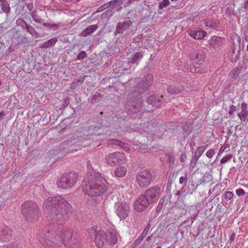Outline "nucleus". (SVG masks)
I'll use <instances>...</instances> for the list:
<instances>
[{"label":"nucleus","mask_w":248,"mask_h":248,"mask_svg":"<svg viewBox=\"0 0 248 248\" xmlns=\"http://www.w3.org/2000/svg\"><path fill=\"white\" fill-rule=\"evenodd\" d=\"M43 208L48 216L60 223L57 228H54L45 232L41 242L44 245L49 247L64 244L68 248L72 247L76 243L73 237V232L61 224L68 218V214L72 208L70 204L63 198L58 196L47 199L43 203Z\"/></svg>","instance_id":"f257e3e1"},{"label":"nucleus","mask_w":248,"mask_h":248,"mask_svg":"<svg viewBox=\"0 0 248 248\" xmlns=\"http://www.w3.org/2000/svg\"><path fill=\"white\" fill-rule=\"evenodd\" d=\"M108 188L107 180L94 171L88 173L83 182V190L85 194L90 197L100 196L105 193Z\"/></svg>","instance_id":"f03ea898"},{"label":"nucleus","mask_w":248,"mask_h":248,"mask_svg":"<svg viewBox=\"0 0 248 248\" xmlns=\"http://www.w3.org/2000/svg\"><path fill=\"white\" fill-rule=\"evenodd\" d=\"M22 213L28 222L37 220L40 216V210L38 205L32 201L25 202L22 206Z\"/></svg>","instance_id":"7ed1b4c3"},{"label":"nucleus","mask_w":248,"mask_h":248,"mask_svg":"<svg viewBox=\"0 0 248 248\" xmlns=\"http://www.w3.org/2000/svg\"><path fill=\"white\" fill-rule=\"evenodd\" d=\"M140 95V94L134 90L128 94L127 101L125 104V108L129 112L135 113L140 110L142 101Z\"/></svg>","instance_id":"20e7f679"},{"label":"nucleus","mask_w":248,"mask_h":248,"mask_svg":"<svg viewBox=\"0 0 248 248\" xmlns=\"http://www.w3.org/2000/svg\"><path fill=\"white\" fill-rule=\"evenodd\" d=\"M153 80V76L151 73H147L144 76L142 81L139 78H136L130 82L131 83H137L134 91L141 94L148 90L149 87L152 85Z\"/></svg>","instance_id":"39448f33"},{"label":"nucleus","mask_w":248,"mask_h":248,"mask_svg":"<svg viewBox=\"0 0 248 248\" xmlns=\"http://www.w3.org/2000/svg\"><path fill=\"white\" fill-rule=\"evenodd\" d=\"M78 179V174L75 172L64 173L57 183L58 187L62 189L72 187Z\"/></svg>","instance_id":"423d86ee"},{"label":"nucleus","mask_w":248,"mask_h":248,"mask_svg":"<svg viewBox=\"0 0 248 248\" xmlns=\"http://www.w3.org/2000/svg\"><path fill=\"white\" fill-rule=\"evenodd\" d=\"M136 180L140 187H146L152 181V175L150 170H143L137 174Z\"/></svg>","instance_id":"0eeeda50"},{"label":"nucleus","mask_w":248,"mask_h":248,"mask_svg":"<svg viewBox=\"0 0 248 248\" xmlns=\"http://www.w3.org/2000/svg\"><path fill=\"white\" fill-rule=\"evenodd\" d=\"M115 213L121 220L125 219L129 213V206L127 203L120 199L115 203Z\"/></svg>","instance_id":"6e6552de"},{"label":"nucleus","mask_w":248,"mask_h":248,"mask_svg":"<svg viewBox=\"0 0 248 248\" xmlns=\"http://www.w3.org/2000/svg\"><path fill=\"white\" fill-rule=\"evenodd\" d=\"M233 36L234 38L236 40L238 45H239V47L237 48V45L233 44L232 46L231 47V50L229 51V54L230 58L231 59V61L233 62H235L239 58L241 39L240 36L237 34L233 35Z\"/></svg>","instance_id":"1a4fd4ad"},{"label":"nucleus","mask_w":248,"mask_h":248,"mask_svg":"<svg viewBox=\"0 0 248 248\" xmlns=\"http://www.w3.org/2000/svg\"><path fill=\"white\" fill-rule=\"evenodd\" d=\"M150 201L144 194L140 196L134 203V208L138 211L141 212L145 210L150 204Z\"/></svg>","instance_id":"9d476101"},{"label":"nucleus","mask_w":248,"mask_h":248,"mask_svg":"<svg viewBox=\"0 0 248 248\" xmlns=\"http://www.w3.org/2000/svg\"><path fill=\"white\" fill-rule=\"evenodd\" d=\"M161 188L157 186H152L146 190L144 195L146 196L151 203H153L159 195Z\"/></svg>","instance_id":"9b49d317"},{"label":"nucleus","mask_w":248,"mask_h":248,"mask_svg":"<svg viewBox=\"0 0 248 248\" xmlns=\"http://www.w3.org/2000/svg\"><path fill=\"white\" fill-rule=\"evenodd\" d=\"M106 233L103 231L97 232L95 238L94 242L98 248H104L107 245L106 239Z\"/></svg>","instance_id":"f8f14e48"},{"label":"nucleus","mask_w":248,"mask_h":248,"mask_svg":"<svg viewBox=\"0 0 248 248\" xmlns=\"http://www.w3.org/2000/svg\"><path fill=\"white\" fill-rule=\"evenodd\" d=\"M123 157V154L120 152H115L107 155L105 160L108 164L111 166H114Z\"/></svg>","instance_id":"ddd939ff"},{"label":"nucleus","mask_w":248,"mask_h":248,"mask_svg":"<svg viewBox=\"0 0 248 248\" xmlns=\"http://www.w3.org/2000/svg\"><path fill=\"white\" fill-rule=\"evenodd\" d=\"M13 236L12 229L8 227L4 226L0 230V240L3 242H7L11 240Z\"/></svg>","instance_id":"4468645a"},{"label":"nucleus","mask_w":248,"mask_h":248,"mask_svg":"<svg viewBox=\"0 0 248 248\" xmlns=\"http://www.w3.org/2000/svg\"><path fill=\"white\" fill-rule=\"evenodd\" d=\"M131 21L128 20L123 22H118L116 26V29L114 34L115 36L122 34L124 31L130 28L131 25Z\"/></svg>","instance_id":"2eb2a0df"},{"label":"nucleus","mask_w":248,"mask_h":248,"mask_svg":"<svg viewBox=\"0 0 248 248\" xmlns=\"http://www.w3.org/2000/svg\"><path fill=\"white\" fill-rule=\"evenodd\" d=\"M171 195L170 193H167L159 201V203L156 208L155 212H159L163 208L164 206L170 204V199Z\"/></svg>","instance_id":"dca6fc26"},{"label":"nucleus","mask_w":248,"mask_h":248,"mask_svg":"<svg viewBox=\"0 0 248 248\" xmlns=\"http://www.w3.org/2000/svg\"><path fill=\"white\" fill-rule=\"evenodd\" d=\"M163 95H153L150 96L147 99V103L153 106L158 108L161 106L163 102Z\"/></svg>","instance_id":"f3484780"},{"label":"nucleus","mask_w":248,"mask_h":248,"mask_svg":"<svg viewBox=\"0 0 248 248\" xmlns=\"http://www.w3.org/2000/svg\"><path fill=\"white\" fill-rule=\"evenodd\" d=\"M190 58L198 64H202L204 60V53L202 50H197L192 52L190 55Z\"/></svg>","instance_id":"a211bd4d"},{"label":"nucleus","mask_w":248,"mask_h":248,"mask_svg":"<svg viewBox=\"0 0 248 248\" xmlns=\"http://www.w3.org/2000/svg\"><path fill=\"white\" fill-rule=\"evenodd\" d=\"M188 34L195 39H202L207 35L206 31L201 30H188Z\"/></svg>","instance_id":"6ab92c4d"},{"label":"nucleus","mask_w":248,"mask_h":248,"mask_svg":"<svg viewBox=\"0 0 248 248\" xmlns=\"http://www.w3.org/2000/svg\"><path fill=\"white\" fill-rule=\"evenodd\" d=\"M184 87L181 84L170 85L167 89L168 92L171 94H177L183 91Z\"/></svg>","instance_id":"aec40b11"},{"label":"nucleus","mask_w":248,"mask_h":248,"mask_svg":"<svg viewBox=\"0 0 248 248\" xmlns=\"http://www.w3.org/2000/svg\"><path fill=\"white\" fill-rule=\"evenodd\" d=\"M106 238L107 244L115 245L118 241V233L115 231L109 232L106 233Z\"/></svg>","instance_id":"412c9836"},{"label":"nucleus","mask_w":248,"mask_h":248,"mask_svg":"<svg viewBox=\"0 0 248 248\" xmlns=\"http://www.w3.org/2000/svg\"><path fill=\"white\" fill-rule=\"evenodd\" d=\"M98 28V26L97 25H92L89 26L82 31L80 33V35L83 37H87L94 32Z\"/></svg>","instance_id":"4be33fe9"},{"label":"nucleus","mask_w":248,"mask_h":248,"mask_svg":"<svg viewBox=\"0 0 248 248\" xmlns=\"http://www.w3.org/2000/svg\"><path fill=\"white\" fill-rule=\"evenodd\" d=\"M223 39L217 36H213L210 40V44L214 48H217L223 44Z\"/></svg>","instance_id":"5701e85b"},{"label":"nucleus","mask_w":248,"mask_h":248,"mask_svg":"<svg viewBox=\"0 0 248 248\" xmlns=\"http://www.w3.org/2000/svg\"><path fill=\"white\" fill-rule=\"evenodd\" d=\"M242 70V66H237L231 70L229 74L228 77L236 79L239 76V75L241 73Z\"/></svg>","instance_id":"b1692460"},{"label":"nucleus","mask_w":248,"mask_h":248,"mask_svg":"<svg viewBox=\"0 0 248 248\" xmlns=\"http://www.w3.org/2000/svg\"><path fill=\"white\" fill-rule=\"evenodd\" d=\"M108 142L109 144L119 146L125 151H127L129 149L126 143L119 140L112 139L109 140Z\"/></svg>","instance_id":"393cba45"},{"label":"nucleus","mask_w":248,"mask_h":248,"mask_svg":"<svg viewBox=\"0 0 248 248\" xmlns=\"http://www.w3.org/2000/svg\"><path fill=\"white\" fill-rule=\"evenodd\" d=\"M0 6L2 11L6 14L10 12V7L9 2L6 0H0Z\"/></svg>","instance_id":"a878e982"},{"label":"nucleus","mask_w":248,"mask_h":248,"mask_svg":"<svg viewBox=\"0 0 248 248\" xmlns=\"http://www.w3.org/2000/svg\"><path fill=\"white\" fill-rule=\"evenodd\" d=\"M127 171L126 168L123 166H118L115 169L114 173L115 175L118 177H123L125 176Z\"/></svg>","instance_id":"bb28decb"},{"label":"nucleus","mask_w":248,"mask_h":248,"mask_svg":"<svg viewBox=\"0 0 248 248\" xmlns=\"http://www.w3.org/2000/svg\"><path fill=\"white\" fill-rule=\"evenodd\" d=\"M57 41L58 38L56 37L50 39L48 41L44 42L42 45V47L43 48H47L51 46H53L55 45Z\"/></svg>","instance_id":"cd10ccee"},{"label":"nucleus","mask_w":248,"mask_h":248,"mask_svg":"<svg viewBox=\"0 0 248 248\" xmlns=\"http://www.w3.org/2000/svg\"><path fill=\"white\" fill-rule=\"evenodd\" d=\"M60 23H43V26L47 28L49 31H56L60 27Z\"/></svg>","instance_id":"c85d7f7f"},{"label":"nucleus","mask_w":248,"mask_h":248,"mask_svg":"<svg viewBox=\"0 0 248 248\" xmlns=\"http://www.w3.org/2000/svg\"><path fill=\"white\" fill-rule=\"evenodd\" d=\"M143 57V54L141 52H137L133 55L131 59L130 62L132 63H136L138 64L140 61Z\"/></svg>","instance_id":"c756f323"},{"label":"nucleus","mask_w":248,"mask_h":248,"mask_svg":"<svg viewBox=\"0 0 248 248\" xmlns=\"http://www.w3.org/2000/svg\"><path fill=\"white\" fill-rule=\"evenodd\" d=\"M26 29L28 32L30 33L33 37L38 38L39 37L38 32L35 30L34 27L30 25H28Z\"/></svg>","instance_id":"7c9ffc66"},{"label":"nucleus","mask_w":248,"mask_h":248,"mask_svg":"<svg viewBox=\"0 0 248 248\" xmlns=\"http://www.w3.org/2000/svg\"><path fill=\"white\" fill-rule=\"evenodd\" d=\"M31 16L35 22L38 23H43L44 19L37 14L36 10H34V11L32 12V13L31 14Z\"/></svg>","instance_id":"2f4dec72"},{"label":"nucleus","mask_w":248,"mask_h":248,"mask_svg":"<svg viewBox=\"0 0 248 248\" xmlns=\"http://www.w3.org/2000/svg\"><path fill=\"white\" fill-rule=\"evenodd\" d=\"M16 26L20 27L23 30L26 29L28 24L22 19L18 18L16 21Z\"/></svg>","instance_id":"473e14b6"},{"label":"nucleus","mask_w":248,"mask_h":248,"mask_svg":"<svg viewBox=\"0 0 248 248\" xmlns=\"http://www.w3.org/2000/svg\"><path fill=\"white\" fill-rule=\"evenodd\" d=\"M248 114V112L247 110L242 109L241 112L239 113L237 115L241 121H244L245 119L247 117Z\"/></svg>","instance_id":"72a5a7b5"},{"label":"nucleus","mask_w":248,"mask_h":248,"mask_svg":"<svg viewBox=\"0 0 248 248\" xmlns=\"http://www.w3.org/2000/svg\"><path fill=\"white\" fill-rule=\"evenodd\" d=\"M199 158V157H198L197 156H196V155H194L192 156V157L190 160V162L189 164L190 167L191 168H192V169L194 168Z\"/></svg>","instance_id":"f704fd0d"},{"label":"nucleus","mask_w":248,"mask_h":248,"mask_svg":"<svg viewBox=\"0 0 248 248\" xmlns=\"http://www.w3.org/2000/svg\"><path fill=\"white\" fill-rule=\"evenodd\" d=\"M205 25L206 27L209 28H215L216 24L215 23L211 20L206 19L204 21Z\"/></svg>","instance_id":"c9c22d12"},{"label":"nucleus","mask_w":248,"mask_h":248,"mask_svg":"<svg viewBox=\"0 0 248 248\" xmlns=\"http://www.w3.org/2000/svg\"><path fill=\"white\" fill-rule=\"evenodd\" d=\"M166 156H167V160H168L169 163L170 164H173L174 163L175 160L174 155L171 153H168L167 154Z\"/></svg>","instance_id":"e433bc0d"},{"label":"nucleus","mask_w":248,"mask_h":248,"mask_svg":"<svg viewBox=\"0 0 248 248\" xmlns=\"http://www.w3.org/2000/svg\"><path fill=\"white\" fill-rule=\"evenodd\" d=\"M232 157V155L231 154L225 156H224L220 160V163L223 164L225 163L228 161H229L231 160Z\"/></svg>","instance_id":"4c0bfd02"},{"label":"nucleus","mask_w":248,"mask_h":248,"mask_svg":"<svg viewBox=\"0 0 248 248\" xmlns=\"http://www.w3.org/2000/svg\"><path fill=\"white\" fill-rule=\"evenodd\" d=\"M203 150V148H201V146L199 147L198 148H197L195 152L194 153V155H196V156H197L198 157L200 158V156L204 152Z\"/></svg>","instance_id":"58836bf2"},{"label":"nucleus","mask_w":248,"mask_h":248,"mask_svg":"<svg viewBox=\"0 0 248 248\" xmlns=\"http://www.w3.org/2000/svg\"><path fill=\"white\" fill-rule=\"evenodd\" d=\"M151 228V224L150 223H148L146 227L145 228V229L142 232L141 236L142 237V239H143L144 237L146 236V235L147 234L150 229Z\"/></svg>","instance_id":"ea45409f"},{"label":"nucleus","mask_w":248,"mask_h":248,"mask_svg":"<svg viewBox=\"0 0 248 248\" xmlns=\"http://www.w3.org/2000/svg\"><path fill=\"white\" fill-rule=\"evenodd\" d=\"M87 56V55L86 52L84 51H82L78 55L76 60H82L83 59L86 58Z\"/></svg>","instance_id":"a19ab883"},{"label":"nucleus","mask_w":248,"mask_h":248,"mask_svg":"<svg viewBox=\"0 0 248 248\" xmlns=\"http://www.w3.org/2000/svg\"><path fill=\"white\" fill-rule=\"evenodd\" d=\"M169 3V0H163L162 1L159 3V8L160 9H162L167 6Z\"/></svg>","instance_id":"79ce46f5"},{"label":"nucleus","mask_w":248,"mask_h":248,"mask_svg":"<svg viewBox=\"0 0 248 248\" xmlns=\"http://www.w3.org/2000/svg\"><path fill=\"white\" fill-rule=\"evenodd\" d=\"M233 196V193L231 191H227L225 194V201L228 202L231 200Z\"/></svg>","instance_id":"37998d69"},{"label":"nucleus","mask_w":248,"mask_h":248,"mask_svg":"<svg viewBox=\"0 0 248 248\" xmlns=\"http://www.w3.org/2000/svg\"><path fill=\"white\" fill-rule=\"evenodd\" d=\"M187 180L188 179L186 176V173L184 176H182L180 178L179 183L180 184H186Z\"/></svg>","instance_id":"c03bdc74"},{"label":"nucleus","mask_w":248,"mask_h":248,"mask_svg":"<svg viewBox=\"0 0 248 248\" xmlns=\"http://www.w3.org/2000/svg\"><path fill=\"white\" fill-rule=\"evenodd\" d=\"M158 123L156 121V120H154V121H151V122H148L147 124H148V126L149 127H153L154 128H155V127H157V126L156 125L157 124H158Z\"/></svg>","instance_id":"a18cd8bd"},{"label":"nucleus","mask_w":248,"mask_h":248,"mask_svg":"<svg viewBox=\"0 0 248 248\" xmlns=\"http://www.w3.org/2000/svg\"><path fill=\"white\" fill-rule=\"evenodd\" d=\"M215 154V152L213 149H210L206 153V156L208 158H211Z\"/></svg>","instance_id":"49530a36"},{"label":"nucleus","mask_w":248,"mask_h":248,"mask_svg":"<svg viewBox=\"0 0 248 248\" xmlns=\"http://www.w3.org/2000/svg\"><path fill=\"white\" fill-rule=\"evenodd\" d=\"M108 4L106 3V4H105L103 5H101V6L99 7L97 9V11L96 12L97 13H99V12H101L102 11H103V10H104L105 9H106L107 8H108Z\"/></svg>","instance_id":"de8ad7c7"},{"label":"nucleus","mask_w":248,"mask_h":248,"mask_svg":"<svg viewBox=\"0 0 248 248\" xmlns=\"http://www.w3.org/2000/svg\"><path fill=\"white\" fill-rule=\"evenodd\" d=\"M236 194L238 196L240 197V196H241L244 195L245 191L242 188H239V189L236 190Z\"/></svg>","instance_id":"09e8293b"},{"label":"nucleus","mask_w":248,"mask_h":248,"mask_svg":"<svg viewBox=\"0 0 248 248\" xmlns=\"http://www.w3.org/2000/svg\"><path fill=\"white\" fill-rule=\"evenodd\" d=\"M236 110V107L233 105H232L230 106L229 111V114L230 115H232L233 111H234Z\"/></svg>","instance_id":"8fccbe9b"},{"label":"nucleus","mask_w":248,"mask_h":248,"mask_svg":"<svg viewBox=\"0 0 248 248\" xmlns=\"http://www.w3.org/2000/svg\"><path fill=\"white\" fill-rule=\"evenodd\" d=\"M186 159V155L185 153H183L181 154L180 157V161L182 162L185 161Z\"/></svg>","instance_id":"3c124183"},{"label":"nucleus","mask_w":248,"mask_h":248,"mask_svg":"<svg viewBox=\"0 0 248 248\" xmlns=\"http://www.w3.org/2000/svg\"><path fill=\"white\" fill-rule=\"evenodd\" d=\"M16 246L14 244H8V245H4L3 246L1 247V248H16Z\"/></svg>","instance_id":"603ef678"},{"label":"nucleus","mask_w":248,"mask_h":248,"mask_svg":"<svg viewBox=\"0 0 248 248\" xmlns=\"http://www.w3.org/2000/svg\"><path fill=\"white\" fill-rule=\"evenodd\" d=\"M27 8L29 9L30 11L31 12V14L32 13V12L34 11L35 9H34L33 4L32 3H29L27 5Z\"/></svg>","instance_id":"864d4df0"},{"label":"nucleus","mask_w":248,"mask_h":248,"mask_svg":"<svg viewBox=\"0 0 248 248\" xmlns=\"http://www.w3.org/2000/svg\"><path fill=\"white\" fill-rule=\"evenodd\" d=\"M242 7L244 9L245 11L248 10V0L244 1Z\"/></svg>","instance_id":"5fc2aeb1"},{"label":"nucleus","mask_w":248,"mask_h":248,"mask_svg":"<svg viewBox=\"0 0 248 248\" xmlns=\"http://www.w3.org/2000/svg\"><path fill=\"white\" fill-rule=\"evenodd\" d=\"M235 236L236 234L235 233H232V234L229 238V241H230V243H232L234 240V238H235Z\"/></svg>","instance_id":"6e6d98bb"},{"label":"nucleus","mask_w":248,"mask_h":248,"mask_svg":"<svg viewBox=\"0 0 248 248\" xmlns=\"http://www.w3.org/2000/svg\"><path fill=\"white\" fill-rule=\"evenodd\" d=\"M241 108H242V109L247 110V103H244V102L243 103L241 104Z\"/></svg>","instance_id":"4d7b16f0"},{"label":"nucleus","mask_w":248,"mask_h":248,"mask_svg":"<svg viewBox=\"0 0 248 248\" xmlns=\"http://www.w3.org/2000/svg\"><path fill=\"white\" fill-rule=\"evenodd\" d=\"M152 237V235H150L149 236H148V237L147 238V239H146V241H147V242L149 241L151 239Z\"/></svg>","instance_id":"13d9d810"},{"label":"nucleus","mask_w":248,"mask_h":248,"mask_svg":"<svg viewBox=\"0 0 248 248\" xmlns=\"http://www.w3.org/2000/svg\"><path fill=\"white\" fill-rule=\"evenodd\" d=\"M26 4V3H24L23 5H20V8L22 9V10H23L24 7H25V5Z\"/></svg>","instance_id":"bf43d9fd"},{"label":"nucleus","mask_w":248,"mask_h":248,"mask_svg":"<svg viewBox=\"0 0 248 248\" xmlns=\"http://www.w3.org/2000/svg\"><path fill=\"white\" fill-rule=\"evenodd\" d=\"M4 116L5 115L3 112L0 113V119L3 118Z\"/></svg>","instance_id":"052dcab7"},{"label":"nucleus","mask_w":248,"mask_h":248,"mask_svg":"<svg viewBox=\"0 0 248 248\" xmlns=\"http://www.w3.org/2000/svg\"><path fill=\"white\" fill-rule=\"evenodd\" d=\"M207 146H208V145H206L205 146H201V148H203V151H204L207 149Z\"/></svg>","instance_id":"680f3d73"},{"label":"nucleus","mask_w":248,"mask_h":248,"mask_svg":"<svg viewBox=\"0 0 248 248\" xmlns=\"http://www.w3.org/2000/svg\"><path fill=\"white\" fill-rule=\"evenodd\" d=\"M11 31H15L16 33L18 32V31H16V29H15V28L12 29L11 30Z\"/></svg>","instance_id":"e2e57ef3"},{"label":"nucleus","mask_w":248,"mask_h":248,"mask_svg":"<svg viewBox=\"0 0 248 248\" xmlns=\"http://www.w3.org/2000/svg\"><path fill=\"white\" fill-rule=\"evenodd\" d=\"M25 1V0H19V2L21 3L24 2Z\"/></svg>","instance_id":"0e129e2a"},{"label":"nucleus","mask_w":248,"mask_h":248,"mask_svg":"<svg viewBox=\"0 0 248 248\" xmlns=\"http://www.w3.org/2000/svg\"><path fill=\"white\" fill-rule=\"evenodd\" d=\"M63 1H65V2H68V1H71L72 0H63Z\"/></svg>","instance_id":"69168bd1"},{"label":"nucleus","mask_w":248,"mask_h":248,"mask_svg":"<svg viewBox=\"0 0 248 248\" xmlns=\"http://www.w3.org/2000/svg\"><path fill=\"white\" fill-rule=\"evenodd\" d=\"M68 102V101L67 100L65 99V101H64V103L65 104H67Z\"/></svg>","instance_id":"338daca9"},{"label":"nucleus","mask_w":248,"mask_h":248,"mask_svg":"<svg viewBox=\"0 0 248 248\" xmlns=\"http://www.w3.org/2000/svg\"><path fill=\"white\" fill-rule=\"evenodd\" d=\"M156 248H161V247L158 246V247H157Z\"/></svg>","instance_id":"774afa93"}]
</instances>
